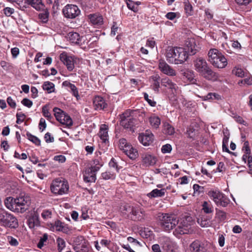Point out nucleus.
I'll list each match as a JSON object with an SVG mask.
<instances>
[{"label": "nucleus", "mask_w": 252, "mask_h": 252, "mask_svg": "<svg viewBox=\"0 0 252 252\" xmlns=\"http://www.w3.org/2000/svg\"><path fill=\"white\" fill-rule=\"evenodd\" d=\"M21 103L22 104H23L24 106L28 107V108H30L32 105V102L28 98H24L22 101Z\"/></svg>", "instance_id": "60"}, {"label": "nucleus", "mask_w": 252, "mask_h": 252, "mask_svg": "<svg viewBox=\"0 0 252 252\" xmlns=\"http://www.w3.org/2000/svg\"><path fill=\"white\" fill-rule=\"evenodd\" d=\"M56 120L61 124L69 127L73 125V121L69 116L58 107L53 109Z\"/></svg>", "instance_id": "9"}, {"label": "nucleus", "mask_w": 252, "mask_h": 252, "mask_svg": "<svg viewBox=\"0 0 252 252\" xmlns=\"http://www.w3.org/2000/svg\"><path fill=\"white\" fill-rule=\"evenodd\" d=\"M67 83L68 84V86L71 89L73 95L75 96V97H77V96H79V94H78V90H77V88H76V87L75 86V85L71 84L70 83L68 82Z\"/></svg>", "instance_id": "49"}, {"label": "nucleus", "mask_w": 252, "mask_h": 252, "mask_svg": "<svg viewBox=\"0 0 252 252\" xmlns=\"http://www.w3.org/2000/svg\"><path fill=\"white\" fill-rule=\"evenodd\" d=\"M216 217L219 219L220 221H223L226 219V214L224 212L217 209Z\"/></svg>", "instance_id": "37"}, {"label": "nucleus", "mask_w": 252, "mask_h": 252, "mask_svg": "<svg viewBox=\"0 0 252 252\" xmlns=\"http://www.w3.org/2000/svg\"><path fill=\"white\" fill-rule=\"evenodd\" d=\"M121 125L125 128H132L135 125L136 120L131 115V112L126 111L120 116Z\"/></svg>", "instance_id": "10"}, {"label": "nucleus", "mask_w": 252, "mask_h": 252, "mask_svg": "<svg viewBox=\"0 0 252 252\" xmlns=\"http://www.w3.org/2000/svg\"><path fill=\"white\" fill-rule=\"evenodd\" d=\"M46 127L45 120L43 118H41L39 123V128L42 131Z\"/></svg>", "instance_id": "63"}, {"label": "nucleus", "mask_w": 252, "mask_h": 252, "mask_svg": "<svg viewBox=\"0 0 252 252\" xmlns=\"http://www.w3.org/2000/svg\"><path fill=\"white\" fill-rule=\"evenodd\" d=\"M144 99L148 102L150 105L154 107L156 105V102L149 98L148 94L146 93H144Z\"/></svg>", "instance_id": "55"}, {"label": "nucleus", "mask_w": 252, "mask_h": 252, "mask_svg": "<svg viewBox=\"0 0 252 252\" xmlns=\"http://www.w3.org/2000/svg\"><path fill=\"white\" fill-rule=\"evenodd\" d=\"M153 81V89L155 91H158V89L160 87V77L158 75H156L151 77Z\"/></svg>", "instance_id": "30"}, {"label": "nucleus", "mask_w": 252, "mask_h": 252, "mask_svg": "<svg viewBox=\"0 0 252 252\" xmlns=\"http://www.w3.org/2000/svg\"><path fill=\"white\" fill-rule=\"evenodd\" d=\"M31 201L30 197L28 194L23 193L16 198L7 197L4 200V204L8 209L22 213L28 209L31 204Z\"/></svg>", "instance_id": "1"}, {"label": "nucleus", "mask_w": 252, "mask_h": 252, "mask_svg": "<svg viewBox=\"0 0 252 252\" xmlns=\"http://www.w3.org/2000/svg\"><path fill=\"white\" fill-rule=\"evenodd\" d=\"M94 104L97 109H103L106 107L107 103H105L104 99L100 96H95L94 100Z\"/></svg>", "instance_id": "24"}, {"label": "nucleus", "mask_w": 252, "mask_h": 252, "mask_svg": "<svg viewBox=\"0 0 252 252\" xmlns=\"http://www.w3.org/2000/svg\"><path fill=\"white\" fill-rule=\"evenodd\" d=\"M165 191V189H154L148 194V196L150 197H162L164 195Z\"/></svg>", "instance_id": "28"}, {"label": "nucleus", "mask_w": 252, "mask_h": 252, "mask_svg": "<svg viewBox=\"0 0 252 252\" xmlns=\"http://www.w3.org/2000/svg\"><path fill=\"white\" fill-rule=\"evenodd\" d=\"M221 54V53L219 52V51L216 49H212L210 50L208 54V61L212 64L215 63V61L218 59L220 55Z\"/></svg>", "instance_id": "22"}, {"label": "nucleus", "mask_w": 252, "mask_h": 252, "mask_svg": "<svg viewBox=\"0 0 252 252\" xmlns=\"http://www.w3.org/2000/svg\"><path fill=\"white\" fill-rule=\"evenodd\" d=\"M163 130L166 134L168 135H172L175 132L174 127L169 124L164 125Z\"/></svg>", "instance_id": "39"}, {"label": "nucleus", "mask_w": 252, "mask_h": 252, "mask_svg": "<svg viewBox=\"0 0 252 252\" xmlns=\"http://www.w3.org/2000/svg\"><path fill=\"white\" fill-rule=\"evenodd\" d=\"M193 65L195 70L203 78L208 80H217L218 78L217 73L211 69L203 58H197L193 61Z\"/></svg>", "instance_id": "3"}, {"label": "nucleus", "mask_w": 252, "mask_h": 252, "mask_svg": "<svg viewBox=\"0 0 252 252\" xmlns=\"http://www.w3.org/2000/svg\"><path fill=\"white\" fill-rule=\"evenodd\" d=\"M68 189L67 182L62 178L55 179L52 181L50 186L51 192L55 194L62 195L66 193Z\"/></svg>", "instance_id": "5"}, {"label": "nucleus", "mask_w": 252, "mask_h": 252, "mask_svg": "<svg viewBox=\"0 0 252 252\" xmlns=\"http://www.w3.org/2000/svg\"><path fill=\"white\" fill-rule=\"evenodd\" d=\"M44 139L47 143L53 142L54 141V138L51 135L49 132H47L44 135Z\"/></svg>", "instance_id": "62"}, {"label": "nucleus", "mask_w": 252, "mask_h": 252, "mask_svg": "<svg viewBox=\"0 0 252 252\" xmlns=\"http://www.w3.org/2000/svg\"><path fill=\"white\" fill-rule=\"evenodd\" d=\"M42 113L43 115L48 120L52 118V116L49 112L48 105H45L42 107Z\"/></svg>", "instance_id": "44"}, {"label": "nucleus", "mask_w": 252, "mask_h": 252, "mask_svg": "<svg viewBox=\"0 0 252 252\" xmlns=\"http://www.w3.org/2000/svg\"><path fill=\"white\" fill-rule=\"evenodd\" d=\"M60 60L66 65L68 70L71 71L74 68V60L72 57L68 56L65 53L60 55Z\"/></svg>", "instance_id": "14"}, {"label": "nucleus", "mask_w": 252, "mask_h": 252, "mask_svg": "<svg viewBox=\"0 0 252 252\" xmlns=\"http://www.w3.org/2000/svg\"><path fill=\"white\" fill-rule=\"evenodd\" d=\"M48 239V235L44 233L42 237L40 238L38 243L37 244V247L41 249L44 246V243Z\"/></svg>", "instance_id": "46"}, {"label": "nucleus", "mask_w": 252, "mask_h": 252, "mask_svg": "<svg viewBox=\"0 0 252 252\" xmlns=\"http://www.w3.org/2000/svg\"><path fill=\"white\" fill-rule=\"evenodd\" d=\"M108 126L105 124L102 125L100 127L98 134L100 139L104 143H105L106 141L108 140Z\"/></svg>", "instance_id": "23"}, {"label": "nucleus", "mask_w": 252, "mask_h": 252, "mask_svg": "<svg viewBox=\"0 0 252 252\" xmlns=\"http://www.w3.org/2000/svg\"><path fill=\"white\" fill-rule=\"evenodd\" d=\"M220 98V95L216 93H210L207 95L203 96L202 98L204 100H208L211 99H219Z\"/></svg>", "instance_id": "38"}, {"label": "nucleus", "mask_w": 252, "mask_h": 252, "mask_svg": "<svg viewBox=\"0 0 252 252\" xmlns=\"http://www.w3.org/2000/svg\"><path fill=\"white\" fill-rule=\"evenodd\" d=\"M158 67L161 72L166 75L170 76L176 75L175 70L171 68L164 60H159Z\"/></svg>", "instance_id": "15"}, {"label": "nucleus", "mask_w": 252, "mask_h": 252, "mask_svg": "<svg viewBox=\"0 0 252 252\" xmlns=\"http://www.w3.org/2000/svg\"><path fill=\"white\" fill-rule=\"evenodd\" d=\"M161 85L171 89H176V84L173 83L168 78L165 77L161 80Z\"/></svg>", "instance_id": "29"}, {"label": "nucleus", "mask_w": 252, "mask_h": 252, "mask_svg": "<svg viewBox=\"0 0 252 252\" xmlns=\"http://www.w3.org/2000/svg\"><path fill=\"white\" fill-rule=\"evenodd\" d=\"M193 223L191 217L185 216L183 217L179 225L175 229L173 233L175 235L189 234L192 231L191 225Z\"/></svg>", "instance_id": "6"}, {"label": "nucleus", "mask_w": 252, "mask_h": 252, "mask_svg": "<svg viewBox=\"0 0 252 252\" xmlns=\"http://www.w3.org/2000/svg\"><path fill=\"white\" fill-rule=\"evenodd\" d=\"M7 241L9 244L12 246H17L19 244L17 240L12 236H8Z\"/></svg>", "instance_id": "52"}, {"label": "nucleus", "mask_w": 252, "mask_h": 252, "mask_svg": "<svg viewBox=\"0 0 252 252\" xmlns=\"http://www.w3.org/2000/svg\"><path fill=\"white\" fill-rule=\"evenodd\" d=\"M0 225L11 229H16L19 226L17 218L6 211L1 215H0Z\"/></svg>", "instance_id": "7"}, {"label": "nucleus", "mask_w": 252, "mask_h": 252, "mask_svg": "<svg viewBox=\"0 0 252 252\" xmlns=\"http://www.w3.org/2000/svg\"><path fill=\"white\" fill-rule=\"evenodd\" d=\"M52 216L51 211L49 210H44L41 213V217L44 220H47L48 219L51 218Z\"/></svg>", "instance_id": "54"}, {"label": "nucleus", "mask_w": 252, "mask_h": 252, "mask_svg": "<svg viewBox=\"0 0 252 252\" xmlns=\"http://www.w3.org/2000/svg\"><path fill=\"white\" fill-rule=\"evenodd\" d=\"M138 154L136 149L134 148H132L130 149V151H129L127 156L131 159H135L138 157Z\"/></svg>", "instance_id": "45"}, {"label": "nucleus", "mask_w": 252, "mask_h": 252, "mask_svg": "<svg viewBox=\"0 0 252 252\" xmlns=\"http://www.w3.org/2000/svg\"><path fill=\"white\" fill-rule=\"evenodd\" d=\"M69 41L74 44H79V41L81 40L80 35L77 32H70L67 34Z\"/></svg>", "instance_id": "27"}, {"label": "nucleus", "mask_w": 252, "mask_h": 252, "mask_svg": "<svg viewBox=\"0 0 252 252\" xmlns=\"http://www.w3.org/2000/svg\"><path fill=\"white\" fill-rule=\"evenodd\" d=\"M185 44L186 46L185 49L188 51L189 55L192 56L196 54L197 50L196 48V44L194 39H188Z\"/></svg>", "instance_id": "17"}, {"label": "nucleus", "mask_w": 252, "mask_h": 252, "mask_svg": "<svg viewBox=\"0 0 252 252\" xmlns=\"http://www.w3.org/2000/svg\"><path fill=\"white\" fill-rule=\"evenodd\" d=\"M191 252H205L204 244L198 240L193 241L190 245Z\"/></svg>", "instance_id": "18"}, {"label": "nucleus", "mask_w": 252, "mask_h": 252, "mask_svg": "<svg viewBox=\"0 0 252 252\" xmlns=\"http://www.w3.org/2000/svg\"><path fill=\"white\" fill-rule=\"evenodd\" d=\"M57 243L58 251L59 252H61L65 247V242L63 239L59 237L57 239Z\"/></svg>", "instance_id": "40"}, {"label": "nucleus", "mask_w": 252, "mask_h": 252, "mask_svg": "<svg viewBox=\"0 0 252 252\" xmlns=\"http://www.w3.org/2000/svg\"><path fill=\"white\" fill-rule=\"evenodd\" d=\"M101 159L100 158H97L94 159L93 160V165H92L91 168H92L94 171H98L100 167L102 166L103 163L100 162Z\"/></svg>", "instance_id": "35"}, {"label": "nucleus", "mask_w": 252, "mask_h": 252, "mask_svg": "<svg viewBox=\"0 0 252 252\" xmlns=\"http://www.w3.org/2000/svg\"><path fill=\"white\" fill-rule=\"evenodd\" d=\"M38 16L39 19H41V21L43 23H45L48 20L49 13L48 12L45 11L43 13H40Z\"/></svg>", "instance_id": "47"}, {"label": "nucleus", "mask_w": 252, "mask_h": 252, "mask_svg": "<svg viewBox=\"0 0 252 252\" xmlns=\"http://www.w3.org/2000/svg\"><path fill=\"white\" fill-rule=\"evenodd\" d=\"M242 150L246 154H248V155L251 154V149L249 146V143L248 141H245Z\"/></svg>", "instance_id": "48"}, {"label": "nucleus", "mask_w": 252, "mask_h": 252, "mask_svg": "<svg viewBox=\"0 0 252 252\" xmlns=\"http://www.w3.org/2000/svg\"><path fill=\"white\" fill-rule=\"evenodd\" d=\"M172 150L171 146L169 144H166L163 146H162L161 148V152L162 153H169Z\"/></svg>", "instance_id": "56"}, {"label": "nucleus", "mask_w": 252, "mask_h": 252, "mask_svg": "<svg viewBox=\"0 0 252 252\" xmlns=\"http://www.w3.org/2000/svg\"><path fill=\"white\" fill-rule=\"evenodd\" d=\"M26 1L37 10L43 9L44 7L41 0H26Z\"/></svg>", "instance_id": "25"}, {"label": "nucleus", "mask_w": 252, "mask_h": 252, "mask_svg": "<svg viewBox=\"0 0 252 252\" xmlns=\"http://www.w3.org/2000/svg\"><path fill=\"white\" fill-rule=\"evenodd\" d=\"M97 171L91 167L86 169L84 174V180L87 183H94L96 180V173Z\"/></svg>", "instance_id": "16"}, {"label": "nucleus", "mask_w": 252, "mask_h": 252, "mask_svg": "<svg viewBox=\"0 0 252 252\" xmlns=\"http://www.w3.org/2000/svg\"><path fill=\"white\" fill-rule=\"evenodd\" d=\"M90 22L95 26H101L103 23V19L101 15L98 14H93L88 15Z\"/></svg>", "instance_id": "19"}, {"label": "nucleus", "mask_w": 252, "mask_h": 252, "mask_svg": "<svg viewBox=\"0 0 252 252\" xmlns=\"http://www.w3.org/2000/svg\"><path fill=\"white\" fill-rule=\"evenodd\" d=\"M56 226L58 230L62 231L66 234L68 233L70 231L68 227H66L63 223L60 221L57 222L56 223Z\"/></svg>", "instance_id": "36"}, {"label": "nucleus", "mask_w": 252, "mask_h": 252, "mask_svg": "<svg viewBox=\"0 0 252 252\" xmlns=\"http://www.w3.org/2000/svg\"><path fill=\"white\" fill-rule=\"evenodd\" d=\"M189 56L188 51L184 48L168 47L166 50V60L171 63L182 64L187 61Z\"/></svg>", "instance_id": "2"}, {"label": "nucleus", "mask_w": 252, "mask_h": 252, "mask_svg": "<svg viewBox=\"0 0 252 252\" xmlns=\"http://www.w3.org/2000/svg\"><path fill=\"white\" fill-rule=\"evenodd\" d=\"M233 73L237 76L243 77L244 76V71L241 68H237L233 70Z\"/></svg>", "instance_id": "59"}, {"label": "nucleus", "mask_w": 252, "mask_h": 252, "mask_svg": "<svg viewBox=\"0 0 252 252\" xmlns=\"http://www.w3.org/2000/svg\"><path fill=\"white\" fill-rule=\"evenodd\" d=\"M102 178L104 180H109L114 178V175L110 172H105L101 174Z\"/></svg>", "instance_id": "53"}, {"label": "nucleus", "mask_w": 252, "mask_h": 252, "mask_svg": "<svg viewBox=\"0 0 252 252\" xmlns=\"http://www.w3.org/2000/svg\"><path fill=\"white\" fill-rule=\"evenodd\" d=\"M14 12V9L10 7H6L3 9V13L6 16H10Z\"/></svg>", "instance_id": "61"}, {"label": "nucleus", "mask_w": 252, "mask_h": 252, "mask_svg": "<svg viewBox=\"0 0 252 252\" xmlns=\"http://www.w3.org/2000/svg\"><path fill=\"white\" fill-rule=\"evenodd\" d=\"M202 210L206 214H210L213 212V207L212 204L207 201H204L202 204Z\"/></svg>", "instance_id": "32"}, {"label": "nucleus", "mask_w": 252, "mask_h": 252, "mask_svg": "<svg viewBox=\"0 0 252 252\" xmlns=\"http://www.w3.org/2000/svg\"><path fill=\"white\" fill-rule=\"evenodd\" d=\"M208 195L218 206L225 207L229 204V200L228 198L219 190H210Z\"/></svg>", "instance_id": "8"}, {"label": "nucleus", "mask_w": 252, "mask_h": 252, "mask_svg": "<svg viewBox=\"0 0 252 252\" xmlns=\"http://www.w3.org/2000/svg\"><path fill=\"white\" fill-rule=\"evenodd\" d=\"M84 238L82 236H78L76 237L73 241V244L76 245L81 246V249L86 247L85 245L84 244Z\"/></svg>", "instance_id": "34"}, {"label": "nucleus", "mask_w": 252, "mask_h": 252, "mask_svg": "<svg viewBox=\"0 0 252 252\" xmlns=\"http://www.w3.org/2000/svg\"><path fill=\"white\" fill-rule=\"evenodd\" d=\"M131 209L132 207H131L129 205H126L122 208L123 213L127 214V217H129V215L128 214H130Z\"/></svg>", "instance_id": "58"}, {"label": "nucleus", "mask_w": 252, "mask_h": 252, "mask_svg": "<svg viewBox=\"0 0 252 252\" xmlns=\"http://www.w3.org/2000/svg\"><path fill=\"white\" fill-rule=\"evenodd\" d=\"M27 224L30 228H34L41 225L39 214L37 211H33L31 213L28 218Z\"/></svg>", "instance_id": "12"}, {"label": "nucleus", "mask_w": 252, "mask_h": 252, "mask_svg": "<svg viewBox=\"0 0 252 252\" xmlns=\"http://www.w3.org/2000/svg\"><path fill=\"white\" fill-rule=\"evenodd\" d=\"M27 135L28 137L29 140L32 142L36 145L39 146L40 145V140L37 137L32 135L31 133H27Z\"/></svg>", "instance_id": "42"}, {"label": "nucleus", "mask_w": 252, "mask_h": 252, "mask_svg": "<svg viewBox=\"0 0 252 252\" xmlns=\"http://www.w3.org/2000/svg\"><path fill=\"white\" fill-rule=\"evenodd\" d=\"M198 223L200 225L201 227H208L210 225V222L209 219L205 218L198 219L197 220Z\"/></svg>", "instance_id": "41"}, {"label": "nucleus", "mask_w": 252, "mask_h": 252, "mask_svg": "<svg viewBox=\"0 0 252 252\" xmlns=\"http://www.w3.org/2000/svg\"><path fill=\"white\" fill-rule=\"evenodd\" d=\"M139 213L142 214V211L135 208L132 207L131 210L130 211V214H131L132 216L129 217L131 219V218H134L137 216V215H139Z\"/></svg>", "instance_id": "57"}, {"label": "nucleus", "mask_w": 252, "mask_h": 252, "mask_svg": "<svg viewBox=\"0 0 252 252\" xmlns=\"http://www.w3.org/2000/svg\"><path fill=\"white\" fill-rule=\"evenodd\" d=\"M161 227L165 231L173 229L179 222V220L174 214H160L158 216Z\"/></svg>", "instance_id": "4"}, {"label": "nucleus", "mask_w": 252, "mask_h": 252, "mask_svg": "<svg viewBox=\"0 0 252 252\" xmlns=\"http://www.w3.org/2000/svg\"><path fill=\"white\" fill-rule=\"evenodd\" d=\"M227 64V60L225 58V57L221 54L220 55L218 59H217L215 63H213L212 64L216 67L219 68H223L225 67Z\"/></svg>", "instance_id": "20"}, {"label": "nucleus", "mask_w": 252, "mask_h": 252, "mask_svg": "<svg viewBox=\"0 0 252 252\" xmlns=\"http://www.w3.org/2000/svg\"><path fill=\"white\" fill-rule=\"evenodd\" d=\"M16 118H17L16 123L20 124V123H22L23 122H24V121L26 118V116L24 114H23L21 112L17 113L16 114Z\"/></svg>", "instance_id": "51"}, {"label": "nucleus", "mask_w": 252, "mask_h": 252, "mask_svg": "<svg viewBox=\"0 0 252 252\" xmlns=\"http://www.w3.org/2000/svg\"><path fill=\"white\" fill-rule=\"evenodd\" d=\"M193 189L194 190V194L198 195L203 193L204 188L203 187L200 186L197 184H194L193 186Z\"/></svg>", "instance_id": "43"}, {"label": "nucleus", "mask_w": 252, "mask_h": 252, "mask_svg": "<svg viewBox=\"0 0 252 252\" xmlns=\"http://www.w3.org/2000/svg\"><path fill=\"white\" fill-rule=\"evenodd\" d=\"M7 102L8 104L12 108H15L16 106V102L13 99L11 98V97L9 96L7 98Z\"/></svg>", "instance_id": "64"}, {"label": "nucleus", "mask_w": 252, "mask_h": 252, "mask_svg": "<svg viewBox=\"0 0 252 252\" xmlns=\"http://www.w3.org/2000/svg\"><path fill=\"white\" fill-rule=\"evenodd\" d=\"M54 84L49 81L45 82L42 86L43 89L47 91L48 93L54 92Z\"/></svg>", "instance_id": "31"}, {"label": "nucleus", "mask_w": 252, "mask_h": 252, "mask_svg": "<svg viewBox=\"0 0 252 252\" xmlns=\"http://www.w3.org/2000/svg\"><path fill=\"white\" fill-rule=\"evenodd\" d=\"M63 13L65 18L74 19L80 14L81 11L76 5L67 4L63 8Z\"/></svg>", "instance_id": "11"}, {"label": "nucleus", "mask_w": 252, "mask_h": 252, "mask_svg": "<svg viewBox=\"0 0 252 252\" xmlns=\"http://www.w3.org/2000/svg\"><path fill=\"white\" fill-rule=\"evenodd\" d=\"M138 139L144 146H149L154 141V135L151 132L146 131L145 133L139 134Z\"/></svg>", "instance_id": "13"}, {"label": "nucleus", "mask_w": 252, "mask_h": 252, "mask_svg": "<svg viewBox=\"0 0 252 252\" xmlns=\"http://www.w3.org/2000/svg\"><path fill=\"white\" fill-rule=\"evenodd\" d=\"M149 121L151 126L155 128H157L160 124V118L155 115H153L149 118Z\"/></svg>", "instance_id": "26"}, {"label": "nucleus", "mask_w": 252, "mask_h": 252, "mask_svg": "<svg viewBox=\"0 0 252 252\" xmlns=\"http://www.w3.org/2000/svg\"><path fill=\"white\" fill-rule=\"evenodd\" d=\"M182 74L190 82L193 83L194 74L193 71L189 69L185 70L182 73Z\"/></svg>", "instance_id": "33"}, {"label": "nucleus", "mask_w": 252, "mask_h": 252, "mask_svg": "<svg viewBox=\"0 0 252 252\" xmlns=\"http://www.w3.org/2000/svg\"><path fill=\"white\" fill-rule=\"evenodd\" d=\"M142 161L144 164L146 166H149L155 164L157 160L155 157L151 155L146 154L143 156Z\"/></svg>", "instance_id": "21"}, {"label": "nucleus", "mask_w": 252, "mask_h": 252, "mask_svg": "<svg viewBox=\"0 0 252 252\" xmlns=\"http://www.w3.org/2000/svg\"><path fill=\"white\" fill-rule=\"evenodd\" d=\"M185 10L188 15H191L192 14V6L188 2H185Z\"/></svg>", "instance_id": "50"}]
</instances>
